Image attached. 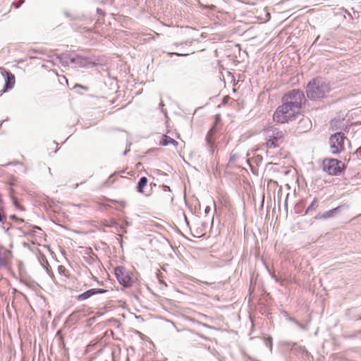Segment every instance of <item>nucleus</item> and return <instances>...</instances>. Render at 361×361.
<instances>
[{
    "label": "nucleus",
    "instance_id": "obj_8",
    "mask_svg": "<svg viewBox=\"0 0 361 361\" xmlns=\"http://www.w3.org/2000/svg\"><path fill=\"white\" fill-rule=\"evenodd\" d=\"M16 82V78L14 75L8 71H5V86L1 91V94L6 92L8 90L11 89L14 87Z\"/></svg>",
    "mask_w": 361,
    "mask_h": 361
},
{
    "label": "nucleus",
    "instance_id": "obj_20",
    "mask_svg": "<svg viewBox=\"0 0 361 361\" xmlns=\"http://www.w3.org/2000/svg\"><path fill=\"white\" fill-rule=\"evenodd\" d=\"M356 154H357V155L358 157H359V156H360V157H361V147H359V148L357 149V151H356Z\"/></svg>",
    "mask_w": 361,
    "mask_h": 361
},
{
    "label": "nucleus",
    "instance_id": "obj_24",
    "mask_svg": "<svg viewBox=\"0 0 361 361\" xmlns=\"http://www.w3.org/2000/svg\"><path fill=\"white\" fill-rule=\"evenodd\" d=\"M2 221H3V216L0 213V222H1Z\"/></svg>",
    "mask_w": 361,
    "mask_h": 361
},
{
    "label": "nucleus",
    "instance_id": "obj_9",
    "mask_svg": "<svg viewBox=\"0 0 361 361\" xmlns=\"http://www.w3.org/2000/svg\"><path fill=\"white\" fill-rule=\"evenodd\" d=\"M105 290L104 289H101V288H92V289H90L85 292H84L82 294H80L79 295H78L77 297V299L78 300H85L89 298H90L91 296L95 295V294H97V293H104Z\"/></svg>",
    "mask_w": 361,
    "mask_h": 361
},
{
    "label": "nucleus",
    "instance_id": "obj_17",
    "mask_svg": "<svg viewBox=\"0 0 361 361\" xmlns=\"http://www.w3.org/2000/svg\"><path fill=\"white\" fill-rule=\"evenodd\" d=\"M77 87H79V88L83 89V90H88V87H87L83 86V85H80V84H76V85L74 86V88H77Z\"/></svg>",
    "mask_w": 361,
    "mask_h": 361
},
{
    "label": "nucleus",
    "instance_id": "obj_12",
    "mask_svg": "<svg viewBox=\"0 0 361 361\" xmlns=\"http://www.w3.org/2000/svg\"><path fill=\"white\" fill-rule=\"evenodd\" d=\"M11 197L12 199L13 204L15 205V207L18 209H19L20 211H24L25 210V209L23 207V205L18 201V200L13 195H11Z\"/></svg>",
    "mask_w": 361,
    "mask_h": 361
},
{
    "label": "nucleus",
    "instance_id": "obj_4",
    "mask_svg": "<svg viewBox=\"0 0 361 361\" xmlns=\"http://www.w3.org/2000/svg\"><path fill=\"white\" fill-rule=\"evenodd\" d=\"M322 166L323 171L331 176H338L346 169L345 163L334 158H325Z\"/></svg>",
    "mask_w": 361,
    "mask_h": 361
},
{
    "label": "nucleus",
    "instance_id": "obj_10",
    "mask_svg": "<svg viewBox=\"0 0 361 361\" xmlns=\"http://www.w3.org/2000/svg\"><path fill=\"white\" fill-rule=\"evenodd\" d=\"M159 143L161 146H166L168 145H172L176 147L178 146V142L166 135H163L161 137Z\"/></svg>",
    "mask_w": 361,
    "mask_h": 361
},
{
    "label": "nucleus",
    "instance_id": "obj_27",
    "mask_svg": "<svg viewBox=\"0 0 361 361\" xmlns=\"http://www.w3.org/2000/svg\"><path fill=\"white\" fill-rule=\"evenodd\" d=\"M305 121V120H300V123Z\"/></svg>",
    "mask_w": 361,
    "mask_h": 361
},
{
    "label": "nucleus",
    "instance_id": "obj_14",
    "mask_svg": "<svg viewBox=\"0 0 361 361\" xmlns=\"http://www.w3.org/2000/svg\"><path fill=\"white\" fill-rule=\"evenodd\" d=\"M334 210L335 209H331L324 214H320L319 216L321 218H329V217H331L332 214L334 212Z\"/></svg>",
    "mask_w": 361,
    "mask_h": 361
},
{
    "label": "nucleus",
    "instance_id": "obj_18",
    "mask_svg": "<svg viewBox=\"0 0 361 361\" xmlns=\"http://www.w3.org/2000/svg\"><path fill=\"white\" fill-rule=\"evenodd\" d=\"M11 219H14V220H16V221H20V222H23V219L18 218L16 215H12V216H11Z\"/></svg>",
    "mask_w": 361,
    "mask_h": 361
},
{
    "label": "nucleus",
    "instance_id": "obj_16",
    "mask_svg": "<svg viewBox=\"0 0 361 361\" xmlns=\"http://www.w3.org/2000/svg\"><path fill=\"white\" fill-rule=\"evenodd\" d=\"M108 201L110 202L117 203L121 207H124L126 206V202L123 200L116 201V200H109Z\"/></svg>",
    "mask_w": 361,
    "mask_h": 361
},
{
    "label": "nucleus",
    "instance_id": "obj_19",
    "mask_svg": "<svg viewBox=\"0 0 361 361\" xmlns=\"http://www.w3.org/2000/svg\"><path fill=\"white\" fill-rule=\"evenodd\" d=\"M80 59H81V58H80V57H79V56H76V57H75V58L71 59V62H72V63H76V62H78V61L79 60H80Z\"/></svg>",
    "mask_w": 361,
    "mask_h": 361
},
{
    "label": "nucleus",
    "instance_id": "obj_15",
    "mask_svg": "<svg viewBox=\"0 0 361 361\" xmlns=\"http://www.w3.org/2000/svg\"><path fill=\"white\" fill-rule=\"evenodd\" d=\"M58 271H59V272L61 274H63L65 276L67 275V274H66L67 273V270H66V267L64 266H63V265L59 266Z\"/></svg>",
    "mask_w": 361,
    "mask_h": 361
},
{
    "label": "nucleus",
    "instance_id": "obj_26",
    "mask_svg": "<svg viewBox=\"0 0 361 361\" xmlns=\"http://www.w3.org/2000/svg\"><path fill=\"white\" fill-rule=\"evenodd\" d=\"M18 162H12L13 164H16Z\"/></svg>",
    "mask_w": 361,
    "mask_h": 361
},
{
    "label": "nucleus",
    "instance_id": "obj_23",
    "mask_svg": "<svg viewBox=\"0 0 361 361\" xmlns=\"http://www.w3.org/2000/svg\"><path fill=\"white\" fill-rule=\"evenodd\" d=\"M221 118H220V115H216V122H219L220 121Z\"/></svg>",
    "mask_w": 361,
    "mask_h": 361
},
{
    "label": "nucleus",
    "instance_id": "obj_13",
    "mask_svg": "<svg viewBox=\"0 0 361 361\" xmlns=\"http://www.w3.org/2000/svg\"><path fill=\"white\" fill-rule=\"evenodd\" d=\"M317 207V200L314 199L312 201V202L311 203V204L307 209L306 212H307L308 211H311V210H315Z\"/></svg>",
    "mask_w": 361,
    "mask_h": 361
},
{
    "label": "nucleus",
    "instance_id": "obj_3",
    "mask_svg": "<svg viewBox=\"0 0 361 361\" xmlns=\"http://www.w3.org/2000/svg\"><path fill=\"white\" fill-rule=\"evenodd\" d=\"M300 113L293 110L290 106L283 104L279 106L273 115L274 121L279 123H285L295 118Z\"/></svg>",
    "mask_w": 361,
    "mask_h": 361
},
{
    "label": "nucleus",
    "instance_id": "obj_25",
    "mask_svg": "<svg viewBox=\"0 0 361 361\" xmlns=\"http://www.w3.org/2000/svg\"><path fill=\"white\" fill-rule=\"evenodd\" d=\"M214 7H215V6H214V5H212V6H209V8L210 9H214Z\"/></svg>",
    "mask_w": 361,
    "mask_h": 361
},
{
    "label": "nucleus",
    "instance_id": "obj_1",
    "mask_svg": "<svg viewBox=\"0 0 361 361\" xmlns=\"http://www.w3.org/2000/svg\"><path fill=\"white\" fill-rule=\"evenodd\" d=\"M285 143L286 131L278 128H271L266 131L265 140L262 146L267 149V152H269L277 148L281 149Z\"/></svg>",
    "mask_w": 361,
    "mask_h": 361
},
{
    "label": "nucleus",
    "instance_id": "obj_2",
    "mask_svg": "<svg viewBox=\"0 0 361 361\" xmlns=\"http://www.w3.org/2000/svg\"><path fill=\"white\" fill-rule=\"evenodd\" d=\"M329 88L320 78H317L310 81L307 86V95L312 99L323 98Z\"/></svg>",
    "mask_w": 361,
    "mask_h": 361
},
{
    "label": "nucleus",
    "instance_id": "obj_21",
    "mask_svg": "<svg viewBox=\"0 0 361 361\" xmlns=\"http://www.w3.org/2000/svg\"><path fill=\"white\" fill-rule=\"evenodd\" d=\"M61 78L65 81V82L66 83V85H68V79H67L65 76H63V75H62V76H61Z\"/></svg>",
    "mask_w": 361,
    "mask_h": 361
},
{
    "label": "nucleus",
    "instance_id": "obj_5",
    "mask_svg": "<svg viewBox=\"0 0 361 361\" xmlns=\"http://www.w3.org/2000/svg\"><path fill=\"white\" fill-rule=\"evenodd\" d=\"M283 104L290 106L293 110L300 113L302 103L304 99L302 92L298 90H293L287 92L283 97Z\"/></svg>",
    "mask_w": 361,
    "mask_h": 361
},
{
    "label": "nucleus",
    "instance_id": "obj_7",
    "mask_svg": "<svg viewBox=\"0 0 361 361\" xmlns=\"http://www.w3.org/2000/svg\"><path fill=\"white\" fill-rule=\"evenodd\" d=\"M344 135L337 133L330 137V149L332 154H337L344 149Z\"/></svg>",
    "mask_w": 361,
    "mask_h": 361
},
{
    "label": "nucleus",
    "instance_id": "obj_11",
    "mask_svg": "<svg viewBox=\"0 0 361 361\" xmlns=\"http://www.w3.org/2000/svg\"><path fill=\"white\" fill-rule=\"evenodd\" d=\"M147 178L146 177H142L137 183V191L141 194H144V188L147 185Z\"/></svg>",
    "mask_w": 361,
    "mask_h": 361
},
{
    "label": "nucleus",
    "instance_id": "obj_6",
    "mask_svg": "<svg viewBox=\"0 0 361 361\" xmlns=\"http://www.w3.org/2000/svg\"><path fill=\"white\" fill-rule=\"evenodd\" d=\"M114 273L119 283L124 287H130L133 284L130 273L122 266L115 268Z\"/></svg>",
    "mask_w": 361,
    "mask_h": 361
},
{
    "label": "nucleus",
    "instance_id": "obj_22",
    "mask_svg": "<svg viewBox=\"0 0 361 361\" xmlns=\"http://www.w3.org/2000/svg\"><path fill=\"white\" fill-rule=\"evenodd\" d=\"M169 55H173V54H176L177 56H186L187 54H177V53H169Z\"/></svg>",
    "mask_w": 361,
    "mask_h": 361
}]
</instances>
